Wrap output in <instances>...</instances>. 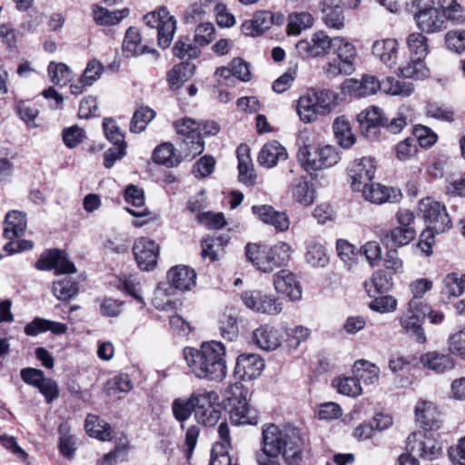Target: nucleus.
<instances>
[{"mask_svg":"<svg viewBox=\"0 0 465 465\" xmlns=\"http://www.w3.org/2000/svg\"><path fill=\"white\" fill-rule=\"evenodd\" d=\"M84 427L89 436L96 438L102 441H108L113 438L110 424L101 420L95 415H88L86 417Z\"/></svg>","mask_w":465,"mask_h":465,"instance_id":"nucleus-36","label":"nucleus"},{"mask_svg":"<svg viewBox=\"0 0 465 465\" xmlns=\"http://www.w3.org/2000/svg\"><path fill=\"white\" fill-rule=\"evenodd\" d=\"M287 158L286 148L278 141L272 140L263 144L258 153L257 161L264 168H273L280 162L286 161Z\"/></svg>","mask_w":465,"mask_h":465,"instance_id":"nucleus-22","label":"nucleus"},{"mask_svg":"<svg viewBox=\"0 0 465 465\" xmlns=\"http://www.w3.org/2000/svg\"><path fill=\"white\" fill-rule=\"evenodd\" d=\"M297 114L304 123H312L317 120L318 115H322L309 94L298 100Z\"/></svg>","mask_w":465,"mask_h":465,"instance_id":"nucleus-47","label":"nucleus"},{"mask_svg":"<svg viewBox=\"0 0 465 465\" xmlns=\"http://www.w3.org/2000/svg\"><path fill=\"white\" fill-rule=\"evenodd\" d=\"M170 283L182 292L190 291L195 286L196 272L185 265L172 267L167 273Z\"/></svg>","mask_w":465,"mask_h":465,"instance_id":"nucleus-25","label":"nucleus"},{"mask_svg":"<svg viewBox=\"0 0 465 465\" xmlns=\"http://www.w3.org/2000/svg\"><path fill=\"white\" fill-rule=\"evenodd\" d=\"M414 134L415 137L406 138L397 144L396 157L400 161H408L416 154L418 141L421 146H431L437 141V135L430 134V129L426 127L416 128Z\"/></svg>","mask_w":465,"mask_h":465,"instance_id":"nucleus-11","label":"nucleus"},{"mask_svg":"<svg viewBox=\"0 0 465 465\" xmlns=\"http://www.w3.org/2000/svg\"><path fill=\"white\" fill-rule=\"evenodd\" d=\"M47 71L52 83L56 85H65L73 77L71 69L63 63L51 62Z\"/></svg>","mask_w":465,"mask_h":465,"instance_id":"nucleus-52","label":"nucleus"},{"mask_svg":"<svg viewBox=\"0 0 465 465\" xmlns=\"http://www.w3.org/2000/svg\"><path fill=\"white\" fill-rule=\"evenodd\" d=\"M262 451L272 456H282L288 465H297L302 460L303 441L298 429H280L269 424L262 429Z\"/></svg>","mask_w":465,"mask_h":465,"instance_id":"nucleus-2","label":"nucleus"},{"mask_svg":"<svg viewBox=\"0 0 465 465\" xmlns=\"http://www.w3.org/2000/svg\"><path fill=\"white\" fill-rule=\"evenodd\" d=\"M305 259L309 264L317 267H323L329 261L324 246L318 242L308 244Z\"/></svg>","mask_w":465,"mask_h":465,"instance_id":"nucleus-55","label":"nucleus"},{"mask_svg":"<svg viewBox=\"0 0 465 465\" xmlns=\"http://www.w3.org/2000/svg\"><path fill=\"white\" fill-rule=\"evenodd\" d=\"M203 394H208L207 404H204L203 408H197L195 416L199 422H202L205 426L212 427L219 420L221 412L215 410L211 404L213 392H204Z\"/></svg>","mask_w":465,"mask_h":465,"instance_id":"nucleus-56","label":"nucleus"},{"mask_svg":"<svg viewBox=\"0 0 465 465\" xmlns=\"http://www.w3.org/2000/svg\"><path fill=\"white\" fill-rule=\"evenodd\" d=\"M248 390L241 382L228 386L224 391V398L231 407L230 419L235 425H255L258 422V412L247 402Z\"/></svg>","mask_w":465,"mask_h":465,"instance_id":"nucleus-4","label":"nucleus"},{"mask_svg":"<svg viewBox=\"0 0 465 465\" xmlns=\"http://www.w3.org/2000/svg\"><path fill=\"white\" fill-rule=\"evenodd\" d=\"M407 45L411 54L418 60H424L429 53L427 37L421 33H411L407 38Z\"/></svg>","mask_w":465,"mask_h":465,"instance_id":"nucleus-49","label":"nucleus"},{"mask_svg":"<svg viewBox=\"0 0 465 465\" xmlns=\"http://www.w3.org/2000/svg\"><path fill=\"white\" fill-rule=\"evenodd\" d=\"M242 301L247 308L261 313L275 315L282 311V303L275 297L261 291L243 292Z\"/></svg>","mask_w":465,"mask_h":465,"instance_id":"nucleus-12","label":"nucleus"},{"mask_svg":"<svg viewBox=\"0 0 465 465\" xmlns=\"http://www.w3.org/2000/svg\"><path fill=\"white\" fill-rule=\"evenodd\" d=\"M274 289L278 293L288 296L292 301L302 298V287L294 273L288 270H282L274 275Z\"/></svg>","mask_w":465,"mask_h":465,"instance_id":"nucleus-21","label":"nucleus"},{"mask_svg":"<svg viewBox=\"0 0 465 465\" xmlns=\"http://www.w3.org/2000/svg\"><path fill=\"white\" fill-rule=\"evenodd\" d=\"M272 24V15L266 11L256 12L250 21L242 25V31L246 35H258L269 29Z\"/></svg>","mask_w":465,"mask_h":465,"instance_id":"nucleus-32","label":"nucleus"},{"mask_svg":"<svg viewBox=\"0 0 465 465\" xmlns=\"http://www.w3.org/2000/svg\"><path fill=\"white\" fill-rule=\"evenodd\" d=\"M322 115L328 114L334 102L335 95L329 90H318L309 94Z\"/></svg>","mask_w":465,"mask_h":465,"instance_id":"nucleus-58","label":"nucleus"},{"mask_svg":"<svg viewBox=\"0 0 465 465\" xmlns=\"http://www.w3.org/2000/svg\"><path fill=\"white\" fill-rule=\"evenodd\" d=\"M215 37V28L210 22H201L194 30V41L199 45H209Z\"/></svg>","mask_w":465,"mask_h":465,"instance_id":"nucleus-59","label":"nucleus"},{"mask_svg":"<svg viewBox=\"0 0 465 465\" xmlns=\"http://www.w3.org/2000/svg\"><path fill=\"white\" fill-rule=\"evenodd\" d=\"M353 373L359 381H362L365 384H373L379 380L380 369L366 360H360L353 365Z\"/></svg>","mask_w":465,"mask_h":465,"instance_id":"nucleus-41","label":"nucleus"},{"mask_svg":"<svg viewBox=\"0 0 465 465\" xmlns=\"http://www.w3.org/2000/svg\"><path fill=\"white\" fill-rule=\"evenodd\" d=\"M419 209L427 225L432 226L437 233H442L451 228V220L445 206L440 202L430 197L424 198L420 201Z\"/></svg>","mask_w":465,"mask_h":465,"instance_id":"nucleus-8","label":"nucleus"},{"mask_svg":"<svg viewBox=\"0 0 465 465\" xmlns=\"http://www.w3.org/2000/svg\"><path fill=\"white\" fill-rule=\"evenodd\" d=\"M313 24V18L311 14L306 12L293 13L289 15L287 25L288 35H299L302 30L311 27Z\"/></svg>","mask_w":465,"mask_h":465,"instance_id":"nucleus-50","label":"nucleus"},{"mask_svg":"<svg viewBox=\"0 0 465 465\" xmlns=\"http://www.w3.org/2000/svg\"><path fill=\"white\" fill-rule=\"evenodd\" d=\"M106 387L109 392H129L133 389V383L128 374L122 373L111 379Z\"/></svg>","mask_w":465,"mask_h":465,"instance_id":"nucleus-63","label":"nucleus"},{"mask_svg":"<svg viewBox=\"0 0 465 465\" xmlns=\"http://www.w3.org/2000/svg\"><path fill=\"white\" fill-rule=\"evenodd\" d=\"M332 128L337 142L342 148L349 149L355 143L356 138L351 133L350 122L344 116H338Z\"/></svg>","mask_w":465,"mask_h":465,"instance_id":"nucleus-38","label":"nucleus"},{"mask_svg":"<svg viewBox=\"0 0 465 465\" xmlns=\"http://www.w3.org/2000/svg\"><path fill=\"white\" fill-rule=\"evenodd\" d=\"M264 366V361L260 355L242 353L237 358L234 373L242 381H252L261 375Z\"/></svg>","mask_w":465,"mask_h":465,"instance_id":"nucleus-18","label":"nucleus"},{"mask_svg":"<svg viewBox=\"0 0 465 465\" xmlns=\"http://www.w3.org/2000/svg\"><path fill=\"white\" fill-rule=\"evenodd\" d=\"M338 255L348 270H352L362 259L361 252L345 240H338L336 243Z\"/></svg>","mask_w":465,"mask_h":465,"instance_id":"nucleus-42","label":"nucleus"},{"mask_svg":"<svg viewBox=\"0 0 465 465\" xmlns=\"http://www.w3.org/2000/svg\"><path fill=\"white\" fill-rule=\"evenodd\" d=\"M336 387L340 393L346 396L356 397L361 393V386L355 375L340 379Z\"/></svg>","mask_w":465,"mask_h":465,"instance_id":"nucleus-60","label":"nucleus"},{"mask_svg":"<svg viewBox=\"0 0 465 465\" xmlns=\"http://www.w3.org/2000/svg\"><path fill=\"white\" fill-rule=\"evenodd\" d=\"M414 412L416 422L423 430H434L440 428V411L432 401L420 399L416 403Z\"/></svg>","mask_w":465,"mask_h":465,"instance_id":"nucleus-20","label":"nucleus"},{"mask_svg":"<svg viewBox=\"0 0 465 465\" xmlns=\"http://www.w3.org/2000/svg\"><path fill=\"white\" fill-rule=\"evenodd\" d=\"M173 53L180 59L189 60L198 57L201 51L188 37H180L173 45Z\"/></svg>","mask_w":465,"mask_h":465,"instance_id":"nucleus-53","label":"nucleus"},{"mask_svg":"<svg viewBox=\"0 0 465 465\" xmlns=\"http://www.w3.org/2000/svg\"><path fill=\"white\" fill-rule=\"evenodd\" d=\"M173 126L183 137L180 147L185 158L193 159L203 152L204 142L199 137L198 122L184 117L175 121Z\"/></svg>","mask_w":465,"mask_h":465,"instance_id":"nucleus-5","label":"nucleus"},{"mask_svg":"<svg viewBox=\"0 0 465 465\" xmlns=\"http://www.w3.org/2000/svg\"><path fill=\"white\" fill-rule=\"evenodd\" d=\"M380 90L391 95L409 96L412 94L414 86L405 81L396 80L394 77H387L380 82Z\"/></svg>","mask_w":465,"mask_h":465,"instance_id":"nucleus-43","label":"nucleus"},{"mask_svg":"<svg viewBox=\"0 0 465 465\" xmlns=\"http://www.w3.org/2000/svg\"><path fill=\"white\" fill-rule=\"evenodd\" d=\"M292 247L283 242L273 246L247 243L245 255L252 265L262 272H272L276 268L286 265L292 256Z\"/></svg>","mask_w":465,"mask_h":465,"instance_id":"nucleus-3","label":"nucleus"},{"mask_svg":"<svg viewBox=\"0 0 465 465\" xmlns=\"http://www.w3.org/2000/svg\"><path fill=\"white\" fill-rule=\"evenodd\" d=\"M362 134L371 141H376L381 136V128L385 126V116L377 106L369 107L357 115Z\"/></svg>","mask_w":465,"mask_h":465,"instance_id":"nucleus-16","label":"nucleus"},{"mask_svg":"<svg viewBox=\"0 0 465 465\" xmlns=\"http://www.w3.org/2000/svg\"><path fill=\"white\" fill-rule=\"evenodd\" d=\"M208 394L193 393L188 399L177 398L172 403L173 415L181 423L186 421L197 408L204 407Z\"/></svg>","mask_w":465,"mask_h":465,"instance_id":"nucleus-19","label":"nucleus"},{"mask_svg":"<svg viewBox=\"0 0 465 465\" xmlns=\"http://www.w3.org/2000/svg\"><path fill=\"white\" fill-rule=\"evenodd\" d=\"M153 160L154 163L169 168L177 166L181 163V160L174 153V147L169 143H162L154 149Z\"/></svg>","mask_w":465,"mask_h":465,"instance_id":"nucleus-44","label":"nucleus"},{"mask_svg":"<svg viewBox=\"0 0 465 465\" xmlns=\"http://www.w3.org/2000/svg\"><path fill=\"white\" fill-rule=\"evenodd\" d=\"M124 199L137 209L125 208V210L134 217L143 218L150 214V211L143 207L144 196L143 190L137 186L130 184L124 192Z\"/></svg>","mask_w":465,"mask_h":465,"instance_id":"nucleus-33","label":"nucleus"},{"mask_svg":"<svg viewBox=\"0 0 465 465\" xmlns=\"http://www.w3.org/2000/svg\"><path fill=\"white\" fill-rule=\"evenodd\" d=\"M401 74L405 78L422 79L427 76L428 69L423 60H418L411 56V61L407 65L400 68Z\"/></svg>","mask_w":465,"mask_h":465,"instance_id":"nucleus-57","label":"nucleus"},{"mask_svg":"<svg viewBox=\"0 0 465 465\" xmlns=\"http://www.w3.org/2000/svg\"><path fill=\"white\" fill-rule=\"evenodd\" d=\"M183 356L190 371L198 379L220 381L226 376L225 348L219 341L203 342L200 349L186 347Z\"/></svg>","mask_w":465,"mask_h":465,"instance_id":"nucleus-1","label":"nucleus"},{"mask_svg":"<svg viewBox=\"0 0 465 465\" xmlns=\"http://www.w3.org/2000/svg\"><path fill=\"white\" fill-rule=\"evenodd\" d=\"M156 113L149 106L142 105L135 110L133 114L130 131L132 133H141L145 130L148 124L155 117Z\"/></svg>","mask_w":465,"mask_h":465,"instance_id":"nucleus-45","label":"nucleus"},{"mask_svg":"<svg viewBox=\"0 0 465 465\" xmlns=\"http://www.w3.org/2000/svg\"><path fill=\"white\" fill-rule=\"evenodd\" d=\"M91 9L93 20L100 26H112L118 25L129 15L128 8L109 11L99 5H93Z\"/></svg>","mask_w":465,"mask_h":465,"instance_id":"nucleus-27","label":"nucleus"},{"mask_svg":"<svg viewBox=\"0 0 465 465\" xmlns=\"http://www.w3.org/2000/svg\"><path fill=\"white\" fill-rule=\"evenodd\" d=\"M465 291V274L450 272L443 279L442 293L451 297H459Z\"/></svg>","mask_w":465,"mask_h":465,"instance_id":"nucleus-48","label":"nucleus"},{"mask_svg":"<svg viewBox=\"0 0 465 465\" xmlns=\"http://www.w3.org/2000/svg\"><path fill=\"white\" fill-rule=\"evenodd\" d=\"M123 53L126 57L152 54L158 57L159 54L155 49L141 44V35L135 27H129L125 33L123 43Z\"/></svg>","mask_w":465,"mask_h":465,"instance_id":"nucleus-26","label":"nucleus"},{"mask_svg":"<svg viewBox=\"0 0 465 465\" xmlns=\"http://www.w3.org/2000/svg\"><path fill=\"white\" fill-rule=\"evenodd\" d=\"M412 5L418 8L414 14L417 26L426 34L440 31L444 20L437 8L433 6H421V0H413Z\"/></svg>","mask_w":465,"mask_h":465,"instance_id":"nucleus-17","label":"nucleus"},{"mask_svg":"<svg viewBox=\"0 0 465 465\" xmlns=\"http://www.w3.org/2000/svg\"><path fill=\"white\" fill-rule=\"evenodd\" d=\"M35 268L40 271L54 270L56 274L76 272V268L69 260L67 253L58 249L48 250L42 253L35 263Z\"/></svg>","mask_w":465,"mask_h":465,"instance_id":"nucleus-13","label":"nucleus"},{"mask_svg":"<svg viewBox=\"0 0 465 465\" xmlns=\"http://www.w3.org/2000/svg\"><path fill=\"white\" fill-rule=\"evenodd\" d=\"M375 171V161L371 157H362L351 162L348 167V174L351 180L352 190L358 192L369 185Z\"/></svg>","mask_w":465,"mask_h":465,"instance_id":"nucleus-10","label":"nucleus"},{"mask_svg":"<svg viewBox=\"0 0 465 465\" xmlns=\"http://www.w3.org/2000/svg\"><path fill=\"white\" fill-rule=\"evenodd\" d=\"M46 331L54 334H63L67 331V326L61 322L35 318L25 327V333L28 336H36Z\"/></svg>","mask_w":465,"mask_h":465,"instance_id":"nucleus-35","label":"nucleus"},{"mask_svg":"<svg viewBox=\"0 0 465 465\" xmlns=\"http://www.w3.org/2000/svg\"><path fill=\"white\" fill-rule=\"evenodd\" d=\"M372 54L384 64L392 67L397 63L398 43L391 38L378 40L372 45Z\"/></svg>","mask_w":465,"mask_h":465,"instance_id":"nucleus-28","label":"nucleus"},{"mask_svg":"<svg viewBox=\"0 0 465 465\" xmlns=\"http://www.w3.org/2000/svg\"><path fill=\"white\" fill-rule=\"evenodd\" d=\"M380 88V81L372 75H363L361 80L350 78L343 84V89L356 97L374 94Z\"/></svg>","mask_w":465,"mask_h":465,"instance_id":"nucleus-24","label":"nucleus"},{"mask_svg":"<svg viewBox=\"0 0 465 465\" xmlns=\"http://www.w3.org/2000/svg\"><path fill=\"white\" fill-rule=\"evenodd\" d=\"M316 154L318 158H312V151L311 144H305L298 151V160L307 172L331 167L341 159L337 149L331 145L319 147Z\"/></svg>","mask_w":465,"mask_h":465,"instance_id":"nucleus-7","label":"nucleus"},{"mask_svg":"<svg viewBox=\"0 0 465 465\" xmlns=\"http://www.w3.org/2000/svg\"><path fill=\"white\" fill-rule=\"evenodd\" d=\"M390 191V188L380 183H374L371 181L369 185L359 192L362 193L365 200L373 203L381 204L385 202L396 201L397 195L394 194L393 199H391Z\"/></svg>","mask_w":465,"mask_h":465,"instance_id":"nucleus-40","label":"nucleus"},{"mask_svg":"<svg viewBox=\"0 0 465 465\" xmlns=\"http://www.w3.org/2000/svg\"><path fill=\"white\" fill-rule=\"evenodd\" d=\"M341 42L336 45H332L331 48L337 53L339 62L342 64L351 65V70L354 72V60L357 55L355 46L348 42L346 39L340 37Z\"/></svg>","mask_w":465,"mask_h":465,"instance_id":"nucleus-51","label":"nucleus"},{"mask_svg":"<svg viewBox=\"0 0 465 465\" xmlns=\"http://www.w3.org/2000/svg\"><path fill=\"white\" fill-rule=\"evenodd\" d=\"M445 43L447 47L455 53L465 51V30L448 32L445 35Z\"/></svg>","mask_w":465,"mask_h":465,"instance_id":"nucleus-62","label":"nucleus"},{"mask_svg":"<svg viewBox=\"0 0 465 465\" xmlns=\"http://www.w3.org/2000/svg\"><path fill=\"white\" fill-rule=\"evenodd\" d=\"M438 4L448 20L456 24L465 21V10L456 0H439Z\"/></svg>","mask_w":465,"mask_h":465,"instance_id":"nucleus-54","label":"nucleus"},{"mask_svg":"<svg viewBox=\"0 0 465 465\" xmlns=\"http://www.w3.org/2000/svg\"><path fill=\"white\" fill-rule=\"evenodd\" d=\"M420 361L423 367L438 373H442L454 367V361L451 357L437 351H429L422 354Z\"/></svg>","mask_w":465,"mask_h":465,"instance_id":"nucleus-31","label":"nucleus"},{"mask_svg":"<svg viewBox=\"0 0 465 465\" xmlns=\"http://www.w3.org/2000/svg\"><path fill=\"white\" fill-rule=\"evenodd\" d=\"M143 21L148 27L157 29L159 46L163 49L169 47L176 31V20L167 8L162 6L157 11L148 13Z\"/></svg>","mask_w":465,"mask_h":465,"instance_id":"nucleus-6","label":"nucleus"},{"mask_svg":"<svg viewBox=\"0 0 465 465\" xmlns=\"http://www.w3.org/2000/svg\"><path fill=\"white\" fill-rule=\"evenodd\" d=\"M449 350L452 354L465 360V329L451 334L448 340Z\"/></svg>","mask_w":465,"mask_h":465,"instance_id":"nucleus-64","label":"nucleus"},{"mask_svg":"<svg viewBox=\"0 0 465 465\" xmlns=\"http://www.w3.org/2000/svg\"><path fill=\"white\" fill-rule=\"evenodd\" d=\"M339 42L340 37L331 39L324 32L320 31L313 34L311 40H300L296 44V50L303 57L323 56Z\"/></svg>","mask_w":465,"mask_h":465,"instance_id":"nucleus-9","label":"nucleus"},{"mask_svg":"<svg viewBox=\"0 0 465 465\" xmlns=\"http://www.w3.org/2000/svg\"><path fill=\"white\" fill-rule=\"evenodd\" d=\"M416 236V231L413 227L398 226L388 232L383 242L386 245L400 247L408 244Z\"/></svg>","mask_w":465,"mask_h":465,"instance_id":"nucleus-39","label":"nucleus"},{"mask_svg":"<svg viewBox=\"0 0 465 465\" xmlns=\"http://www.w3.org/2000/svg\"><path fill=\"white\" fill-rule=\"evenodd\" d=\"M52 291L58 300L70 301L77 295L79 288L76 282L64 277L53 282Z\"/></svg>","mask_w":465,"mask_h":465,"instance_id":"nucleus-46","label":"nucleus"},{"mask_svg":"<svg viewBox=\"0 0 465 465\" xmlns=\"http://www.w3.org/2000/svg\"><path fill=\"white\" fill-rule=\"evenodd\" d=\"M239 181L248 186L255 183V173L252 160L250 157H241L238 162Z\"/></svg>","mask_w":465,"mask_h":465,"instance_id":"nucleus-61","label":"nucleus"},{"mask_svg":"<svg viewBox=\"0 0 465 465\" xmlns=\"http://www.w3.org/2000/svg\"><path fill=\"white\" fill-rule=\"evenodd\" d=\"M133 252L138 267L142 271H152L157 264L160 253L159 245L145 237L139 238L133 246Z\"/></svg>","mask_w":465,"mask_h":465,"instance_id":"nucleus-15","label":"nucleus"},{"mask_svg":"<svg viewBox=\"0 0 465 465\" xmlns=\"http://www.w3.org/2000/svg\"><path fill=\"white\" fill-rule=\"evenodd\" d=\"M25 214L18 211L9 212L5 219L4 234L6 239L14 240L24 234L26 229Z\"/></svg>","mask_w":465,"mask_h":465,"instance_id":"nucleus-30","label":"nucleus"},{"mask_svg":"<svg viewBox=\"0 0 465 465\" xmlns=\"http://www.w3.org/2000/svg\"><path fill=\"white\" fill-rule=\"evenodd\" d=\"M282 338L280 330L268 324L260 326L252 333L254 343L264 351H273L280 347Z\"/></svg>","mask_w":465,"mask_h":465,"instance_id":"nucleus-23","label":"nucleus"},{"mask_svg":"<svg viewBox=\"0 0 465 465\" xmlns=\"http://www.w3.org/2000/svg\"><path fill=\"white\" fill-rule=\"evenodd\" d=\"M401 332L411 336L418 343H425L427 341L421 322L413 314L404 311L399 319Z\"/></svg>","mask_w":465,"mask_h":465,"instance_id":"nucleus-34","label":"nucleus"},{"mask_svg":"<svg viewBox=\"0 0 465 465\" xmlns=\"http://www.w3.org/2000/svg\"><path fill=\"white\" fill-rule=\"evenodd\" d=\"M407 449L426 460H434L441 453L439 443L423 431H415L407 438Z\"/></svg>","mask_w":465,"mask_h":465,"instance_id":"nucleus-14","label":"nucleus"},{"mask_svg":"<svg viewBox=\"0 0 465 465\" xmlns=\"http://www.w3.org/2000/svg\"><path fill=\"white\" fill-rule=\"evenodd\" d=\"M289 192L292 199L301 205L309 206L314 201L315 192L313 185L304 177L293 180L290 185Z\"/></svg>","mask_w":465,"mask_h":465,"instance_id":"nucleus-29","label":"nucleus"},{"mask_svg":"<svg viewBox=\"0 0 465 465\" xmlns=\"http://www.w3.org/2000/svg\"><path fill=\"white\" fill-rule=\"evenodd\" d=\"M195 71V65L188 61L182 62L173 67L168 74V81L172 89H179L190 79Z\"/></svg>","mask_w":465,"mask_h":465,"instance_id":"nucleus-37","label":"nucleus"}]
</instances>
